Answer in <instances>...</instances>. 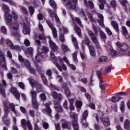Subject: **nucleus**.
<instances>
[{"label": "nucleus", "instance_id": "9b49d317", "mask_svg": "<svg viewBox=\"0 0 130 130\" xmlns=\"http://www.w3.org/2000/svg\"><path fill=\"white\" fill-rule=\"evenodd\" d=\"M48 12L50 14L51 18H53V17L55 18V20L57 23V26H58V25H60V24H61L60 20H59V18H58V16H57V14L53 12V11H51V10H48Z\"/></svg>", "mask_w": 130, "mask_h": 130}, {"label": "nucleus", "instance_id": "0eeeda50", "mask_svg": "<svg viewBox=\"0 0 130 130\" xmlns=\"http://www.w3.org/2000/svg\"><path fill=\"white\" fill-rule=\"evenodd\" d=\"M30 94L31 96L32 99V105L35 108V109H38V107H39V103L37 101V99L36 98L37 97V93L36 91L34 90H32L30 91Z\"/></svg>", "mask_w": 130, "mask_h": 130}, {"label": "nucleus", "instance_id": "338daca9", "mask_svg": "<svg viewBox=\"0 0 130 130\" xmlns=\"http://www.w3.org/2000/svg\"><path fill=\"white\" fill-rule=\"evenodd\" d=\"M28 10H29L31 15H32V14H34V11L35 10H34V8H33V7L29 6L28 7Z\"/></svg>", "mask_w": 130, "mask_h": 130}, {"label": "nucleus", "instance_id": "f257e3e1", "mask_svg": "<svg viewBox=\"0 0 130 130\" xmlns=\"http://www.w3.org/2000/svg\"><path fill=\"white\" fill-rule=\"evenodd\" d=\"M3 8L5 13V19L7 24L10 27L12 35L16 37V38L21 37V35L19 33V24L17 22H12V16L9 13L10 12L9 7L7 5H4Z\"/></svg>", "mask_w": 130, "mask_h": 130}, {"label": "nucleus", "instance_id": "864d4df0", "mask_svg": "<svg viewBox=\"0 0 130 130\" xmlns=\"http://www.w3.org/2000/svg\"><path fill=\"white\" fill-rule=\"evenodd\" d=\"M73 58L75 61H77L78 59L77 58V56L78 55V52L75 51L73 54Z\"/></svg>", "mask_w": 130, "mask_h": 130}, {"label": "nucleus", "instance_id": "680f3d73", "mask_svg": "<svg viewBox=\"0 0 130 130\" xmlns=\"http://www.w3.org/2000/svg\"><path fill=\"white\" fill-rule=\"evenodd\" d=\"M95 46L98 50H102V48L101 47V45H100V44H99V42L95 44Z\"/></svg>", "mask_w": 130, "mask_h": 130}, {"label": "nucleus", "instance_id": "3c124183", "mask_svg": "<svg viewBox=\"0 0 130 130\" xmlns=\"http://www.w3.org/2000/svg\"><path fill=\"white\" fill-rule=\"evenodd\" d=\"M64 93L67 97L71 96V91H70L69 88H67V89H65Z\"/></svg>", "mask_w": 130, "mask_h": 130}, {"label": "nucleus", "instance_id": "473e14b6", "mask_svg": "<svg viewBox=\"0 0 130 130\" xmlns=\"http://www.w3.org/2000/svg\"><path fill=\"white\" fill-rule=\"evenodd\" d=\"M121 5L124 7V9L126 10V6L127 5V1L126 0H120Z\"/></svg>", "mask_w": 130, "mask_h": 130}, {"label": "nucleus", "instance_id": "49530a36", "mask_svg": "<svg viewBox=\"0 0 130 130\" xmlns=\"http://www.w3.org/2000/svg\"><path fill=\"white\" fill-rule=\"evenodd\" d=\"M11 49H14L15 50H17L18 51H21V47L19 45L15 46L13 45Z\"/></svg>", "mask_w": 130, "mask_h": 130}, {"label": "nucleus", "instance_id": "774afa93", "mask_svg": "<svg viewBox=\"0 0 130 130\" xmlns=\"http://www.w3.org/2000/svg\"><path fill=\"white\" fill-rule=\"evenodd\" d=\"M124 102H122L121 103V111L122 112H123L124 111Z\"/></svg>", "mask_w": 130, "mask_h": 130}, {"label": "nucleus", "instance_id": "4d7b16f0", "mask_svg": "<svg viewBox=\"0 0 130 130\" xmlns=\"http://www.w3.org/2000/svg\"><path fill=\"white\" fill-rule=\"evenodd\" d=\"M40 97L41 100L43 101H45V100H46V95H45V94L44 93H41L40 95Z\"/></svg>", "mask_w": 130, "mask_h": 130}, {"label": "nucleus", "instance_id": "37998d69", "mask_svg": "<svg viewBox=\"0 0 130 130\" xmlns=\"http://www.w3.org/2000/svg\"><path fill=\"white\" fill-rule=\"evenodd\" d=\"M6 44H7V45H8V46H9V47H10L11 49L13 46H14V44L12 43V41H11V40L8 39L6 40Z\"/></svg>", "mask_w": 130, "mask_h": 130}, {"label": "nucleus", "instance_id": "6e6552de", "mask_svg": "<svg viewBox=\"0 0 130 130\" xmlns=\"http://www.w3.org/2000/svg\"><path fill=\"white\" fill-rule=\"evenodd\" d=\"M46 22L47 24L48 25L49 28L52 30V34L53 35V37L56 39L57 38V30L56 28L53 26V24L51 23L50 20H46Z\"/></svg>", "mask_w": 130, "mask_h": 130}, {"label": "nucleus", "instance_id": "bf43d9fd", "mask_svg": "<svg viewBox=\"0 0 130 130\" xmlns=\"http://www.w3.org/2000/svg\"><path fill=\"white\" fill-rule=\"evenodd\" d=\"M110 5L112 8H115V7H116V2H115V0H112Z\"/></svg>", "mask_w": 130, "mask_h": 130}, {"label": "nucleus", "instance_id": "4be33fe9", "mask_svg": "<svg viewBox=\"0 0 130 130\" xmlns=\"http://www.w3.org/2000/svg\"><path fill=\"white\" fill-rule=\"evenodd\" d=\"M70 118L73 120V121H78V114L71 112L70 113Z\"/></svg>", "mask_w": 130, "mask_h": 130}, {"label": "nucleus", "instance_id": "4c0bfd02", "mask_svg": "<svg viewBox=\"0 0 130 130\" xmlns=\"http://www.w3.org/2000/svg\"><path fill=\"white\" fill-rule=\"evenodd\" d=\"M41 77L44 85H45V86H47V79H46L44 75L41 74Z\"/></svg>", "mask_w": 130, "mask_h": 130}, {"label": "nucleus", "instance_id": "603ef678", "mask_svg": "<svg viewBox=\"0 0 130 130\" xmlns=\"http://www.w3.org/2000/svg\"><path fill=\"white\" fill-rule=\"evenodd\" d=\"M24 44L27 47L30 46V41H29V40L28 39H25L24 41Z\"/></svg>", "mask_w": 130, "mask_h": 130}, {"label": "nucleus", "instance_id": "8fccbe9b", "mask_svg": "<svg viewBox=\"0 0 130 130\" xmlns=\"http://www.w3.org/2000/svg\"><path fill=\"white\" fill-rule=\"evenodd\" d=\"M50 5L53 8V9H55V7H56V4L55 2L53 0H50Z\"/></svg>", "mask_w": 130, "mask_h": 130}, {"label": "nucleus", "instance_id": "0e129e2a", "mask_svg": "<svg viewBox=\"0 0 130 130\" xmlns=\"http://www.w3.org/2000/svg\"><path fill=\"white\" fill-rule=\"evenodd\" d=\"M3 121H4V123H6V125H9V124H10V119H6V118L4 117Z\"/></svg>", "mask_w": 130, "mask_h": 130}, {"label": "nucleus", "instance_id": "4468645a", "mask_svg": "<svg viewBox=\"0 0 130 130\" xmlns=\"http://www.w3.org/2000/svg\"><path fill=\"white\" fill-rule=\"evenodd\" d=\"M61 127L62 128L70 129V128H71V122L64 119H62L61 120Z\"/></svg>", "mask_w": 130, "mask_h": 130}, {"label": "nucleus", "instance_id": "dca6fc26", "mask_svg": "<svg viewBox=\"0 0 130 130\" xmlns=\"http://www.w3.org/2000/svg\"><path fill=\"white\" fill-rule=\"evenodd\" d=\"M111 24L112 26H113L115 31L118 33V32H119V26H118V23H117V22L114 20H112L111 21Z\"/></svg>", "mask_w": 130, "mask_h": 130}, {"label": "nucleus", "instance_id": "39448f33", "mask_svg": "<svg viewBox=\"0 0 130 130\" xmlns=\"http://www.w3.org/2000/svg\"><path fill=\"white\" fill-rule=\"evenodd\" d=\"M70 17L74 23L73 27H74L76 33L78 34V35L79 37H81L82 36V34H81V29H80V27H79V26H78V25H77L76 24H75V22H76L79 26H81L82 22H81V20H80V19H79L77 17H74L73 16V15L72 14L70 15Z\"/></svg>", "mask_w": 130, "mask_h": 130}, {"label": "nucleus", "instance_id": "f3484780", "mask_svg": "<svg viewBox=\"0 0 130 130\" xmlns=\"http://www.w3.org/2000/svg\"><path fill=\"white\" fill-rule=\"evenodd\" d=\"M89 53L91 56L95 57L96 56V53H95V48L92 46H89Z\"/></svg>", "mask_w": 130, "mask_h": 130}, {"label": "nucleus", "instance_id": "f704fd0d", "mask_svg": "<svg viewBox=\"0 0 130 130\" xmlns=\"http://www.w3.org/2000/svg\"><path fill=\"white\" fill-rule=\"evenodd\" d=\"M88 111L85 110L83 112L82 115V118L81 119H87V118L88 117Z\"/></svg>", "mask_w": 130, "mask_h": 130}, {"label": "nucleus", "instance_id": "09e8293b", "mask_svg": "<svg viewBox=\"0 0 130 130\" xmlns=\"http://www.w3.org/2000/svg\"><path fill=\"white\" fill-rule=\"evenodd\" d=\"M82 105H83V103L80 101H77L76 102V107H77L78 108H81V107H82Z\"/></svg>", "mask_w": 130, "mask_h": 130}, {"label": "nucleus", "instance_id": "20e7f679", "mask_svg": "<svg viewBox=\"0 0 130 130\" xmlns=\"http://www.w3.org/2000/svg\"><path fill=\"white\" fill-rule=\"evenodd\" d=\"M36 42L39 46L38 49V53L36 54L35 57L37 61H38V62H39L40 59H41V58L42 57V55H41V54H42V53H46V52L48 51V49L46 47L41 46L40 45V44H41V43L39 40H37Z\"/></svg>", "mask_w": 130, "mask_h": 130}, {"label": "nucleus", "instance_id": "7c9ffc66", "mask_svg": "<svg viewBox=\"0 0 130 130\" xmlns=\"http://www.w3.org/2000/svg\"><path fill=\"white\" fill-rule=\"evenodd\" d=\"M28 80L31 86H32V87H34L35 86H36V84L37 83L36 81L34 80V79L30 78H28Z\"/></svg>", "mask_w": 130, "mask_h": 130}, {"label": "nucleus", "instance_id": "bb28decb", "mask_svg": "<svg viewBox=\"0 0 130 130\" xmlns=\"http://www.w3.org/2000/svg\"><path fill=\"white\" fill-rule=\"evenodd\" d=\"M130 126V122L128 119H126L124 122V127L126 129H128Z\"/></svg>", "mask_w": 130, "mask_h": 130}, {"label": "nucleus", "instance_id": "5701e85b", "mask_svg": "<svg viewBox=\"0 0 130 130\" xmlns=\"http://www.w3.org/2000/svg\"><path fill=\"white\" fill-rule=\"evenodd\" d=\"M72 41L73 42L74 46L75 47L76 49H79V45H78L77 39L74 37V36H72Z\"/></svg>", "mask_w": 130, "mask_h": 130}, {"label": "nucleus", "instance_id": "c85d7f7f", "mask_svg": "<svg viewBox=\"0 0 130 130\" xmlns=\"http://www.w3.org/2000/svg\"><path fill=\"white\" fill-rule=\"evenodd\" d=\"M108 58L106 56H101L99 59V61L100 62H105V61H107Z\"/></svg>", "mask_w": 130, "mask_h": 130}, {"label": "nucleus", "instance_id": "a18cd8bd", "mask_svg": "<svg viewBox=\"0 0 130 130\" xmlns=\"http://www.w3.org/2000/svg\"><path fill=\"white\" fill-rule=\"evenodd\" d=\"M34 87H36L37 90H39V92H40V91H41V88H42V86H41V84H39L38 82L36 84V85H35Z\"/></svg>", "mask_w": 130, "mask_h": 130}, {"label": "nucleus", "instance_id": "7ed1b4c3", "mask_svg": "<svg viewBox=\"0 0 130 130\" xmlns=\"http://www.w3.org/2000/svg\"><path fill=\"white\" fill-rule=\"evenodd\" d=\"M3 107L4 110V113L6 116H8L9 113H10V108L13 113L17 114V111H16V107L15 104L13 103H10L8 101H3Z\"/></svg>", "mask_w": 130, "mask_h": 130}, {"label": "nucleus", "instance_id": "2f4dec72", "mask_svg": "<svg viewBox=\"0 0 130 130\" xmlns=\"http://www.w3.org/2000/svg\"><path fill=\"white\" fill-rule=\"evenodd\" d=\"M55 108L57 111V113L58 112H61L62 111V108L61 107V106L59 105V104L55 105Z\"/></svg>", "mask_w": 130, "mask_h": 130}, {"label": "nucleus", "instance_id": "58836bf2", "mask_svg": "<svg viewBox=\"0 0 130 130\" xmlns=\"http://www.w3.org/2000/svg\"><path fill=\"white\" fill-rule=\"evenodd\" d=\"M57 68L60 72H62V69L64 71H67V66H57Z\"/></svg>", "mask_w": 130, "mask_h": 130}, {"label": "nucleus", "instance_id": "a19ab883", "mask_svg": "<svg viewBox=\"0 0 130 130\" xmlns=\"http://www.w3.org/2000/svg\"><path fill=\"white\" fill-rule=\"evenodd\" d=\"M111 69H112V66H107L105 68V70L108 74H109V73H111Z\"/></svg>", "mask_w": 130, "mask_h": 130}, {"label": "nucleus", "instance_id": "6ab92c4d", "mask_svg": "<svg viewBox=\"0 0 130 130\" xmlns=\"http://www.w3.org/2000/svg\"><path fill=\"white\" fill-rule=\"evenodd\" d=\"M122 99V98L120 97L118 95H115L114 96H112L111 98V101L112 102H113L114 103H116V102H118V101H120Z\"/></svg>", "mask_w": 130, "mask_h": 130}, {"label": "nucleus", "instance_id": "1a4fd4ad", "mask_svg": "<svg viewBox=\"0 0 130 130\" xmlns=\"http://www.w3.org/2000/svg\"><path fill=\"white\" fill-rule=\"evenodd\" d=\"M88 34L90 37L91 41H92L94 44H96L97 43H99V42L98 41V39L97 38V36L94 35L93 31H92L91 30H88Z\"/></svg>", "mask_w": 130, "mask_h": 130}, {"label": "nucleus", "instance_id": "79ce46f5", "mask_svg": "<svg viewBox=\"0 0 130 130\" xmlns=\"http://www.w3.org/2000/svg\"><path fill=\"white\" fill-rule=\"evenodd\" d=\"M100 36L102 38V39H106V38H107L106 35L102 30L100 31Z\"/></svg>", "mask_w": 130, "mask_h": 130}, {"label": "nucleus", "instance_id": "de8ad7c7", "mask_svg": "<svg viewBox=\"0 0 130 130\" xmlns=\"http://www.w3.org/2000/svg\"><path fill=\"white\" fill-rule=\"evenodd\" d=\"M18 87H19V88H20V89H22V90H25V84H24L23 82H18Z\"/></svg>", "mask_w": 130, "mask_h": 130}, {"label": "nucleus", "instance_id": "e2e57ef3", "mask_svg": "<svg viewBox=\"0 0 130 130\" xmlns=\"http://www.w3.org/2000/svg\"><path fill=\"white\" fill-rule=\"evenodd\" d=\"M15 98H16V99L18 101L20 100V92H19V91H17V92H16V93H14V94H13Z\"/></svg>", "mask_w": 130, "mask_h": 130}, {"label": "nucleus", "instance_id": "6e6d98bb", "mask_svg": "<svg viewBox=\"0 0 130 130\" xmlns=\"http://www.w3.org/2000/svg\"><path fill=\"white\" fill-rule=\"evenodd\" d=\"M96 75L98 78V79L100 78H102V71H97L96 72Z\"/></svg>", "mask_w": 130, "mask_h": 130}, {"label": "nucleus", "instance_id": "cd10ccee", "mask_svg": "<svg viewBox=\"0 0 130 130\" xmlns=\"http://www.w3.org/2000/svg\"><path fill=\"white\" fill-rule=\"evenodd\" d=\"M61 48L64 52H67V51H70V49H69V47L67 46V45H64L63 44H62L61 45Z\"/></svg>", "mask_w": 130, "mask_h": 130}, {"label": "nucleus", "instance_id": "f8f14e48", "mask_svg": "<svg viewBox=\"0 0 130 130\" xmlns=\"http://www.w3.org/2000/svg\"><path fill=\"white\" fill-rule=\"evenodd\" d=\"M48 38H49V44L52 50H53V51H57L59 49L58 47L51 40L49 37H48Z\"/></svg>", "mask_w": 130, "mask_h": 130}, {"label": "nucleus", "instance_id": "c9c22d12", "mask_svg": "<svg viewBox=\"0 0 130 130\" xmlns=\"http://www.w3.org/2000/svg\"><path fill=\"white\" fill-rule=\"evenodd\" d=\"M26 68L29 70L30 74H33L34 75H35V73H36L35 70L34 69V68L31 67V66H26Z\"/></svg>", "mask_w": 130, "mask_h": 130}, {"label": "nucleus", "instance_id": "412c9836", "mask_svg": "<svg viewBox=\"0 0 130 130\" xmlns=\"http://www.w3.org/2000/svg\"><path fill=\"white\" fill-rule=\"evenodd\" d=\"M84 3L87 8H90V9L94 8V4L92 1H89L88 3H87V0H84Z\"/></svg>", "mask_w": 130, "mask_h": 130}, {"label": "nucleus", "instance_id": "c03bdc74", "mask_svg": "<svg viewBox=\"0 0 130 130\" xmlns=\"http://www.w3.org/2000/svg\"><path fill=\"white\" fill-rule=\"evenodd\" d=\"M28 122H30V121H26L25 119H22L21 120V124L22 126H26V125H27V123Z\"/></svg>", "mask_w": 130, "mask_h": 130}, {"label": "nucleus", "instance_id": "9d476101", "mask_svg": "<svg viewBox=\"0 0 130 130\" xmlns=\"http://www.w3.org/2000/svg\"><path fill=\"white\" fill-rule=\"evenodd\" d=\"M97 16L99 19L97 20L98 23L100 26H101L103 28H105V25H104V17L103 15L100 13H98Z\"/></svg>", "mask_w": 130, "mask_h": 130}, {"label": "nucleus", "instance_id": "f03ea898", "mask_svg": "<svg viewBox=\"0 0 130 130\" xmlns=\"http://www.w3.org/2000/svg\"><path fill=\"white\" fill-rule=\"evenodd\" d=\"M117 46L120 48V50L117 49L116 51L114 50L112 47L110 46V48H107L108 49L111 51L112 54V56L115 57L118 54H122V52H125L127 51V49L129 48L128 45L126 44H121L120 42L118 41L116 43Z\"/></svg>", "mask_w": 130, "mask_h": 130}, {"label": "nucleus", "instance_id": "a878e982", "mask_svg": "<svg viewBox=\"0 0 130 130\" xmlns=\"http://www.w3.org/2000/svg\"><path fill=\"white\" fill-rule=\"evenodd\" d=\"M72 126L74 130H79V123H78V121H73L72 122Z\"/></svg>", "mask_w": 130, "mask_h": 130}, {"label": "nucleus", "instance_id": "ddd939ff", "mask_svg": "<svg viewBox=\"0 0 130 130\" xmlns=\"http://www.w3.org/2000/svg\"><path fill=\"white\" fill-rule=\"evenodd\" d=\"M0 66H7V62H6V57L5 54L0 49Z\"/></svg>", "mask_w": 130, "mask_h": 130}, {"label": "nucleus", "instance_id": "13d9d810", "mask_svg": "<svg viewBox=\"0 0 130 130\" xmlns=\"http://www.w3.org/2000/svg\"><path fill=\"white\" fill-rule=\"evenodd\" d=\"M105 30L107 33V34L109 35V36H111V35H112V32L111 31L110 29H109V28L106 27L105 28Z\"/></svg>", "mask_w": 130, "mask_h": 130}, {"label": "nucleus", "instance_id": "a211bd4d", "mask_svg": "<svg viewBox=\"0 0 130 130\" xmlns=\"http://www.w3.org/2000/svg\"><path fill=\"white\" fill-rule=\"evenodd\" d=\"M45 106L46 107L45 110L46 112H47L48 115H51V109H50V106L49 104L46 103Z\"/></svg>", "mask_w": 130, "mask_h": 130}, {"label": "nucleus", "instance_id": "052dcab7", "mask_svg": "<svg viewBox=\"0 0 130 130\" xmlns=\"http://www.w3.org/2000/svg\"><path fill=\"white\" fill-rule=\"evenodd\" d=\"M59 39L61 42H63L64 41V36L62 34H60V37Z\"/></svg>", "mask_w": 130, "mask_h": 130}, {"label": "nucleus", "instance_id": "aec40b11", "mask_svg": "<svg viewBox=\"0 0 130 130\" xmlns=\"http://www.w3.org/2000/svg\"><path fill=\"white\" fill-rule=\"evenodd\" d=\"M0 93L4 98H6V90L2 83H0Z\"/></svg>", "mask_w": 130, "mask_h": 130}, {"label": "nucleus", "instance_id": "5fc2aeb1", "mask_svg": "<svg viewBox=\"0 0 130 130\" xmlns=\"http://www.w3.org/2000/svg\"><path fill=\"white\" fill-rule=\"evenodd\" d=\"M18 92V89H17V88H16L15 87H12L11 89V93H12V94H13V95L15 94V93H16Z\"/></svg>", "mask_w": 130, "mask_h": 130}, {"label": "nucleus", "instance_id": "2eb2a0df", "mask_svg": "<svg viewBox=\"0 0 130 130\" xmlns=\"http://www.w3.org/2000/svg\"><path fill=\"white\" fill-rule=\"evenodd\" d=\"M101 120L105 126L108 127L110 125V121H109V117L101 118Z\"/></svg>", "mask_w": 130, "mask_h": 130}, {"label": "nucleus", "instance_id": "b1692460", "mask_svg": "<svg viewBox=\"0 0 130 130\" xmlns=\"http://www.w3.org/2000/svg\"><path fill=\"white\" fill-rule=\"evenodd\" d=\"M23 33L24 34V35L30 34V28L26 25H24L23 27Z\"/></svg>", "mask_w": 130, "mask_h": 130}, {"label": "nucleus", "instance_id": "ea45409f", "mask_svg": "<svg viewBox=\"0 0 130 130\" xmlns=\"http://www.w3.org/2000/svg\"><path fill=\"white\" fill-rule=\"evenodd\" d=\"M28 114L31 117L34 118L35 117V112L34 110H29Z\"/></svg>", "mask_w": 130, "mask_h": 130}, {"label": "nucleus", "instance_id": "e433bc0d", "mask_svg": "<svg viewBox=\"0 0 130 130\" xmlns=\"http://www.w3.org/2000/svg\"><path fill=\"white\" fill-rule=\"evenodd\" d=\"M49 88L50 90H55L56 91H59V88H58V87L52 84H50Z\"/></svg>", "mask_w": 130, "mask_h": 130}, {"label": "nucleus", "instance_id": "c756f323", "mask_svg": "<svg viewBox=\"0 0 130 130\" xmlns=\"http://www.w3.org/2000/svg\"><path fill=\"white\" fill-rule=\"evenodd\" d=\"M58 26L59 27V28L60 29V31L61 32L63 30L64 33H68V29L64 28V27H63V26L62 25V24L61 23H60V25L58 24Z\"/></svg>", "mask_w": 130, "mask_h": 130}, {"label": "nucleus", "instance_id": "423d86ee", "mask_svg": "<svg viewBox=\"0 0 130 130\" xmlns=\"http://www.w3.org/2000/svg\"><path fill=\"white\" fill-rule=\"evenodd\" d=\"M63 4H64L66 8L69 10H76L77 9V0H63Z\"/></svg>", "mask_w": 130, "mask_h": 130}, {"label": "nucleus", "instance_id": "69168bd1", "mask_svg": "<svg viewBox=\"0 0 130 130\" xmlns=\"http://www.w3.org/2000/svg\"><path fill=\"white\" fill-rule=\"evenodd\" d=\"M1 31L4 34H6L7 33V28L5 26H2L1 28Z\"/></svg>", "mask_w": 130, "mask_h": 130}, {"label": "nucleus", "instance_id": "393cba45", "mask_svg": "<svg viewBox=\"0 0 130 130\" xmlns=\"http://www.w3.org/2000/svg\"><path fill=\"white\" fill-rule=\"evenodd\" d=\"M90 41L89 38H88L87 37H85V40L82 41V42L83 47H84L85 45H89V44H90Z\"/></svg>", "mask_w": 130, "mask_h": 130}, {"label": "nucleus", "instance_id": "72a5a7b5", "mask_svg": "<svg viewBox=\"0 0 130 130\" xmlns=\"http://www.w3.org/2000/svg\"><path fill=\"white\" fill-rule=\"evenodd\" d=\"M81 123L83 127H87L88 126V123L87 122V119H81Z\"/></svg>", "mask_w": 130, "mask_h": 130}]
</instances>
